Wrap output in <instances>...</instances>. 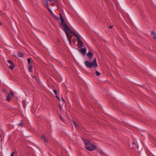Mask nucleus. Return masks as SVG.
Wrapping results in <instances>:
<instances>
[{"label": "nucleus", "instance_id": "obj_1", "mask_svg": "<svg viewBox=\"0 0 156 156\" xmlns=\"http://www.w3.org/2000/svg\"><path fill=\"white\" fill-rule=\"evenodd\" d=\"M83 141L85 144V147L87 150L92 151L95 149L96 146L94 144L90 143L89 141L87 140H84Z\"/></svg>", "mask_w": 156, "mask_h": 156}, {"label": "nucleus", "instance_id": "obj_2", "mask_svg": "<svg viewBox=\"0 0 156 156\" xmlns=\"http://www.w3.org/2000/svg\"><path fill=\"white\" fill-rule=\"evenodd\" d=\"M59 16L60 19L61 21V24L62 27L64 28V31H67L68 32L69 31L70 33L73 34L74 32L70 30L67 25L65 23L64 19L62 18L61 13H59Z\"/></svg>", "mask_w": 156, "mask_h": 156}, {"label": "nucleus", "instance_id": "obj_3", "mask_svg": "<svg viewBox=\"0 0 156 156\" xmlns=\"http://www.w3.org/2000/svg\"><path fill=\"white\" fill-rule=\"evenodd\" d=\"M84 64L86 67L89 68H91L93 67L97 68L98 66L96 58L94 59L92 62H91L88 61H86L85 62Z\"/></svg>", "mask_w": 156, "mask_h": 156}, {"label": "nucleus", "instance_id": "obj_4", "mask_svg": "<svg viewBox=\"0 0 156 156\" xmlns=\"http://www.w3.org/2000/svg\"><path fill=\"white\" fill-rule=\"evenodd\" d=\"M73 34L75 37L77 38V41L78 44L80 45L81 47H83V44L80 40L79 37L74 32H73Z\"/></svg>", "mask_w": 156, "mask_h": 156}, {"label": "nucleus", "instance_id": "obj_5", "mask_svg": "<svg viewBox=\"0 0 156 156\" xmlns=\"http://www.w3.org/2000/svg\"><path fill=\"white\" fill-rule=\"evenodd\" d=\"M50 1H51L53 0H48ZM42 2L46 6H47L48 7H49V5H48V1H46V0H42Z\"/></svg>", "mask_w": 156, "mask_h": 156}, {"label": "nucleus", "instance_id": "obj_6", "mask_svg": "<svg viewBox=\"0 0 156 156\" xmlns=\"http://www.w3.org/2000/svg\"><path fill=\"white\" fill-rule=\"evenodd\" d=\"M87 51L86 48H82L80 50V51L83 55H85Z\"/></svg>", "mask_w": 156, "mask_h": 156}, {"label": "nucleus", "instance_id": "obj_7", "mask_svg": "<svg viewBox=\"0 0 156 156\" xmlns=\"http://www.w3.org/2000/svg\"><path fill=\"white\" fill-rule=\"evenodd\" d=\"M28 70L31 73L32 71V65H28Z\"/></svg>", "mask_w": 156, "mask_h": 156}, {"label": "nucleus", "instance_id": "obj_8", "mask_svg": "<svg viewBox=\"0 0 156 156\" xmlns=\"http://www.w3.org/2000/svg\"><path fill=\"white\" fill-rule=\"evenodd\" d=\"M65 32H66V34L67 36V37L68 39H69V38H70V37H72V36L70 35L69 34L68 31H65Z\"/></svg>", "mask_w": 156, "mask_h": 156}, {"label": "nucleus", "instance_id": "obj_9", "mask_svg": "<svg viewBox=\"0 0 156 156\" xmlns=\"http://www.w3.org/2000/svg\"><path fill=\"white\" fill-rule=\"evenodd\" d=\"M93 54L91 52H88L87 54V55L89 57L91 58L92 57Z\"/></svg>", "mask_w": 156, "mask_h": 156}, {"label": "nucleus", "instance_id": "obj_10", "mask_svg": "<svg viewBox=\"0 0 156 156\" xmlns=\"http://www.w3.org/2000/svg\"><path fill=\"white\" fill-rule=\"evenodd\" d=\"M73 123L75 125V127L77 129H79L80 128V126L77 124L76 123L74 122H73Z\"/></svg>", "mask_w": 156, "mask_h": 156}, {"label": "nucleus", "instance_id": "obj_11", "mask_svg": "<svg viewBox=\"0 0 156 156\" xmlns=\"http://www.w3.org/2000/svg\"><path fill=\"white\" fill-rule=\"evenodd\" d=\"M15 67V64H11V66H9V68L11 70H12Z\"/></svg>", "mask_w": 156, "mask_h": 156}, {"label": "nucleus", "instance_id": "obj_12", "mask_svg": "<svg viewBox=\"0 0 156 156\" xmlns=\"http://www.w3.org/2000/svg\"><path fill=\"white\" fill-rule=\"evenodd\" d=\"M151 35L153 38L156 39V34L154 32L151 33Z\"/></svg>", "mask_w": 156, "mask_h": 156}, {"label": "nucleus", "instance_id": "obj_13", "mask_svg": "<svg viewBox=\"0 0 156 156\" xmlns=\"http://www.w3.org/2000/svg\"><path fill=\"white\" fill-rule=\"evenodd\" d=\"M22 103L23 105V106L24 108L26 107V101L25 99L23 100L22 101Z\"/></svg>", "mask_w": 156, "mask_h": 156}, {"label": "nucleus", "instance_id": "obj_14", "mask_svg": "<svg viewBox=\"0 0 156 156\" xmlns=\"http://www.w3.org/2000/svg\"><path fill=\"white\" fill-rule=\"evenodd\" d=\"M8 95H9V96L11 97H13L14 96V93L10 91L9 93L8 94Z\"/></svg>", "mask_w": 156, "mask_h": 156}, {"label": "nucleus", "instance_id": "obj_15", "mask_svg": "<svg viewBox=\"0 0 156 156\" xmlns=\"http://www.w3.org/2000/svg\"><path fill=\"white\" fill-rule=\"evenodd\" d=\"M41 138L44 139L45 142H47L48 140L45 138L44 135H42L41 137Z\"/></svg>", "mask_w": 156, "mask_h": 156}, {"label": "nucleus", "instance_id": "obj_16", "mask_svg": "<svg viewBox=\"0 0 156 156\" xmlns=\"http://www.w3.org/2000/svg\"><path fill=\"white\" fill-rule=\"evenodd\" d=\"M31 60V58H27V61L28 62V65H32V64H31L30 63Z\"/></svg>", "mask_w": 156, "mask_h": 156}, {"label": "nucleus", "instance_id": "obj_17", "mask_svg": "<svg viewBox=\"0 0 156 156\" xmlns=\"http://www.w3.org/2000/svg\"><path fill=\"white\" fill-rule=\"evenodd\" d=\"M18 56L20 57H23V54L22 53L19 52L18 53Z\"/></svg>", "mask_w": 156, "mask_h": 156}, {"label": "nucleus", "instance_id": "obj_18", "mask_svg": "<svg viewBox=\"0 0 156 156\" xmlns=\"http://www.w3.org/2000/svg\"><path fill=\"white\" fill-rule=\"evenodd\" d=\"M46 7L47 8V9H48V10H49V11L51 12V14H52L55 18H56V17L55 16L54 14L53 13V12H52V11H51V10L49 8V7H48L47 6H46Z\"/></svg>", "mask_w": 156, "mask_h": 156}, {"label": "nucleus", "instance_id": "obj_19", "mask_svg": "<svg viewBox=\"0 0 156 156\" xmlns=\"http://www.w3.org/2000/svg\"><path fill=\"white\" fill-rule=\"evenodd\" d=\"M10 96L9 95H8L7 98V100L9 101L11 100V98Z\"/></svg>", "mask_w": 156, "mask_h": 156}, {"label": "nucleus", "instance_id": "obj_20", "mask_svg": "<svg viewBox=\"0 0 156 156\" xmlns=\"http://www.w3.org/2000/svg\"><path fill=\"white\" fill-rule=\"evenodd\" d=\"M95 73L97 76H99L100 75V73L98 71H96Z\"/></svg>", "mask_w": 156, "mask_h": 156}, {"label": "nucleus", "instance_id": "obj_21", "mask_svg": "<svg viewBox=\"0 0 156 156\" xmlns=\"http://www.w3.org/2000/svg\"><path fill=\"white\" fill-rule=\"evenodd\" d=\"M7 62H9V63H10L11 64H13L14 63L12 62V60H8L7 61Z\"/></svg>", "mask_w": 156, "mask_h": 156}, {"label": "nucleus", "instance_id": "obj_22", "mask_svg": "<svg viewBox=\"0 0 156 156\" xmlns=\"http://www.w3.org/2000/svg\"><path fill=\"white\" fill-rule=\"evenodd\" d=\"M53 91L54 92V93L55 94V95H56L57 94V91L55 90H53Z\"/></svg>", "mask_w": 156, "mask_h": 156}, {"label": "nucleus", "instance_id": "obj_23", "mask_svg": "<svg viewBox=\"0 0 156 156\" xmlns=\"http://www.w3.org/2000/svg\"><path fill=\"white\" fill-rule=\"evenodd\" d=\"M23 123L21 122L20 123H19L18 124V126H21L23 125Z\"/></svg>", "mask_w": 156, "mask_h": 156}, {"label": "nucleus", "instance_id": "obj_24", "mask_svg": "<svg viewBox=\"0 0 156 156\" xmlns=\"http://www.w3.org/2000/svg\"><path fill=\"white\" fill-rule=\"evenodd\" d=\"M15 153V152H13L11 154V156H14V154Z\"/></svg>", "mask_w": 156, "mask_h": 156}, {"label": "nucleus", "instance_id": "obj_25", "mask_svg": "<svg viewBox=\"0 0 156 156\" xmlns=\"http://www.w3.org/2000/svg\"><path fill=\"white\" fill-rule=\"evenodd\" d=\"M113 26L112 25L110 26H109V28L110 29H112L113 27Z\"/></svg>", "mask_w": 156, "mask_h": 156}, {"label": "nucleus", "instance_id": "obj_26", "mask_svg": "<svg viewBox=\"0 0 156 156\" xmlns=\"http://www.w3.org/2000/svg\"><path fill=\"white\" fill-rule=\"evenodd\" d=\"M69 41V42L70 43L71 42V40L70 39V38H69V39H68Z\"/></svg>", "mask_w": 156, "mask_h": 156}, {"label": "nucleus", "instance_id": "obj_27", "mask_svg": "<svg viewBox=\"0 0 156 156\" xmlns=\"http://www.w3.org/2000/svg\"><path fill=\"white\" fill-rule=\"evenodd\" d=\"M57 98H58V99L59 100V101L60 100V98L59 97H57Z\"/></svg>", "mask_w": 156, "mask_h": 156}, {"label": "nucleus", "instance_id": "obj_28", "mask_svg": "<svg viewBox=\"0 0 156 156\" xmlns=\"http://www.w3.org/2000/svg\"><path fill=\"white\" fill-rule=\"evenodd\" d=\"M62 100L63 101H64V100L63 99V98H62Z\"/></svg>", "mask_w": 156, "mask_h": 156}, {"label": "nucleus", "instance_id": "obj_29", "mask_svg": "<svg viewBox=\"0 0 156 156\" xmlns=\"http://www.w3.org/2000/svg\"><path fill=\"white\" fill-rule=\"evenodd\" d=\"M2 25V23H1V22H0V25Z\"/></svg>", "mask_w": 156, "mask_h": 156}, {"label": "nucleus", "instance_id": "obj_30", "mask_svg": "<svg viewBox=\"0 0 156 156\" xmlns=\"http://www.w3.org/2000/svg\"><path fill=\"white\" fill-rule=\"evenodd\" d=\"M60 118H61V119H62V120H63V119H62V118L61 117H60Z\"/></svg>", "mask_w": 156, "mask_h": 156}]
</instances>
